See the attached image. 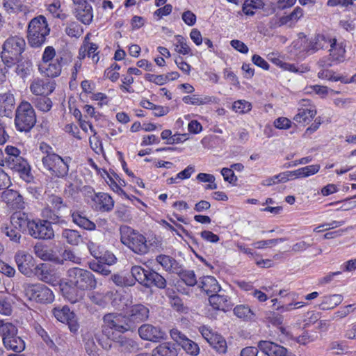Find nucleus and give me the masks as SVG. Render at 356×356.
Segmentation results:
<instances>
[{
    "label": "nucleus",
    "mask_w": 356,
    "mask_h": 356,
    "mask_svg": "<svg viewBox=\"0 0 356 356\" xmlns=\"http://www.w3.org/2000/svg\"><path fill=\"white\" fill-rule=\"evenodd\" d=\"M1 198L4 202L14 209H22L24 207L22 196L16 191L7 189L2 193Z\"/></svg>",
    "instance_id": "412c9836"
},
{
    "label": "nucleus",
    "mask_w": 356,
    "mask_h": 356,
    "mask_svg": "<svg viewBox=\"0 0 356 356\" xmlns=\"http://www.w3.org/2000/svg\"><path fill=\"white\" fill-rule=\"evenodd\" d=\"M302 107L299 108L293 120L298 123H309L316 115L315 106L309 104L308 99L301 100Z\"/></svg>",
    "instance_id": "aec40b11"
},
{
    "label": "nucleus",
    "mask_w": 356,
    "mask_h": 356,
    "mask_svg": "<svg viewBox=\"0 0 356 356\" xmlns=\"http://www.w3.org/2000/svg\"><path fill=\"white\" fill-rule=\"evenodd\" d=\"M24 294L30 300L47 304L54 299L52 291L42 284H29L24 286Z\"/></svg>",
    "instance_id": "9d476101"
},
{
    "label": "nucleus",
    "mask_w": 356,
    "mask_h": 356,
    "mask_svg": "<svg viewBox=\"0 0 356 356\" xmlns=\"http://www.w3.org/2000/svg\"><path fill=\"white\" fill-rule=\"evenodd\" d=\"M63 57H57L52 61L47 63L46 65L42 64L40 68L44 70L47 76L56 77L61 72V62H63Z\"/></svg>",
    "instance_id": "cd10ccee"
},
{
    "label": "nucleus",
    "mask_w": 356,
    "mask_h": 356,
    "mask_svg": "<svg viewBox=\"0 0 356 356\" xmlns=\"http://www.w3.org/2000/svg\"><path fill=\"white\" fill-rule=\"evenodd\" d=\"M345 47L346 44L343 42H338L335 38L329 49L330 56L331 57L332 60L338 63L343 62L345 60L346 55Z\"/></svg>",
    "instance_id": "bb28decb"
},
{
    "label": "nucleus",
    "mask_w": 356,
    "mask_h": 356,
    "mask_svg": "<svg viewBox=\"0 0 356 356\" xmlns=\"http://www.w3.org/2000/svg\"><path fill=\"white\" fill-rule=\"evenodd\" d=\"M85 349L89 356H99V348L92 336H88L85 339Z\"/></svg>",
    "instance_id": "5fc2aeb1"
},
{
    "label": "nucleus",
    "mask_w": 356,
    "mask_h": 356,
    "mask_svg": "<svg viewBox=\"0 0 356 356\" xmlns=\"http://www.w3.org/2000/svg\"><path fill=\"white\" fill-rule=\"evenodd\" d=\"M171 338L188 353L196 356L200 353L197 343L189 339L177 329H172L170 332Z\"/></svg>",
    "instance_id": "2eb2a0df"
},
{
    "label": "nucleus",
    "mask_w": 356,
    "mask_h": 356,
    "mask_svg": "<svg viewBox=\"0 0 356 356\" xmlns=\"http://www.w3.org/2000/svg\"><path fill=\"white\" fill-rule=\"evenodd\" d=\"M3 7L9 13L25 11V6L20 0H4Z\"/></svg>",
    "instance_id": "8fccbe9b"
},
{
    "label": "nucleus",
    "mask_w": 356,
    "mask_h": 356,
    "mask_svg": "<svg viewBox=\"0 0 356 356\" xmlns=\"http://www.w3.org/2000/svg\"><path fill=\"white\" fill-rule=\"evenodd\" d=\"M175 292L172 290H168L167 294L169 296L170 300V303L176 310L179 311L183 308V302L180 298L178 296H172L171 293H174Z\"/></svg>",
    "instance_id": "0e129e2a"
},
{
    "label": "nucleus",
    "mask_w": 356,
    "mask_h": 356,
    "mask_svg": "<svg viewBox=\"0 0 356 356\" xmlns=\"http://www.w3.org/2000/svg\"><path fill=\"white\" fill-rule=\"evenodd\" d=\"M40 149L46 153L42 159V170L49 175L57 178H64L68 175L70 157L62 158L54 153L52 148L42 144Z\"/></svg>",
    "instance_id": "f03ea898"
},
{
    "label": "nucleus",
    "mask_w": 356,
    "mask_h": 356,
    "mask_svg": "<svg viewBox=\"0 0 356 356\" xmlns=\"http://www.w3.org/2000/svg\"><path fill=\"white\" fill-rule=\"evenodd\" d=\"M15 65H17L15 72L21 78H24L30 74L32 63L29 60H23L22 57Z\"/></svg>",
    "instance_id": "79ce46f5"
},
{
    "label": "nucleus",
    "mask_w": 356,
    "mask_h": 356,
    "mask_svg": "<svg viewBox=\"0 0 356 356\" xmlns=\"http://www.w3.org/2000/svg\"><path fill=\"white\" fill-rule=\"evenodd\" d=\"M234 314L245 321L253 319L254 314L248 306L240 305L234 309Z\"/></svg>",
    "instance_id": "c03bdc74"
},
{
    "label": "nucleus",
    "mask_w": 356,
    "mask_h": 356,
    "mask_svg": "<svg viewBox=\"0 0 356 356\" xmlns=\"http://www.w3.org/2000/svg\"><path fill=\"white\" fill-rule=\"evenodd\" d=\"M70 216L72 218V222L79 227L89 231L95 229V224L90 220L83 212L79 211H71Z\"/></svg>",
    "instance_id": "a878e982"
},
{
    "label": "nucleus",
    "mask_w": 356,
    "mask_h": 356,
    "mask_svg": "<svg viewBox=\"0 0 356 356\" xmlns=\"http://www.w3.org/2000/svg\"><path fill=\"white\" fill-rule=\"evenodd\" d=\"M138 334L141 339L151 341H159L164 339L165 333L159 327L151 324H143L138 328Z\"/></svg>",
    "instance_id": "f3484780"
},
{
    "label": "nucleus",
    "mask_w": 356,
    "mask_h": 356,
    "mask_svg": "<svg viewBox=\"0 0 356 356\" xmlns=\"http://www.w3.org/2000/svg\"><path fill=\"white\" fill-rule=\"evenodd\" d=\"M34 106L42 112H48L52 107V102L47 96H40L34 99Z\"/></svg>",
    "instance_id": "de8ad7c7"
},
{
    "label": "nucleus",
    "mask_w": 356,
    "mask_h": 356,
    "mask_svg": "<svg viewBox=\"0 0 356 356\" xmlns=\"http://www.w3.org/2000/svg\"><path fill=\"white\" fill-rule=\"evenodd\" d=\"M69 282L80 290H92L97 286V280L94 275L80 268H72L67 270Z\"/></svg>",
    "instance_id": "6e6552de"
},
{
    "label": "nucleus",
    "mask_w": 356,
    "mask_h": 356,
    "mask_svg": "<svg viewBox=\"0 0 356 356\" xmlns=\"http://www.w3.org/2000/svg\"><path fill=\"white\" fill-rule=\"evenodd\" d=\"M156 261L164 270L172 273H177L178 268L180 266L174 258L165 254L158 255L156 257Z\"/></svg>",
    "instance_id": "c756f323"
},
{
    "label": "nucleus",
    "mask_w": 356,
    "mask_h": 356,
    "mask_svg": "<svg viewBox=\"0 0 356 356\" xmlns=\"http://www.w3.org/2000/svg\"><path fill=\"white\" fill-rule=\"evenodd\" d=\"M28 234L35 239L51 240L54 237V231L51 222L44 220H33Z\"/></svg>",
    "instance_id": "9b49d317"
},
{
    "label": "nucleus",
    "mask_w": 356,
    "mask_h": 356,
    "mask_svg": "<svg viewBox=\"0 0 356 356\" xmlns=\"http://www.w3.org/2000/svg\"><path fill=\"white\" fill-rule=\"evenodd\" d=\"M55 89V83L48 79H35L30 86L33 94L37 96H47Z\"/></svg>",
    "instance_id": "a211bd4d"
},
{
    "label": "nucleus",
    "mask_w": 356,
    "mask_h": 356,
    "mask_svg": "<svg viewBox=\"0 0 356 356\" xmlns=\"http://www.w3.org/2000/svg\"><path fill=\"white\" fill-rule=\"evenodd\" d=\"M31 221L33 220H31L26 213L18 211L12 214L10 222L15 229L29 232Z\"/></svg>",
    "instance_id": "4be33fe9"
},
{
    "label": "nucleus",
    "mask_w": 356,
    "mask_h": 356,
    "mask_svg": "<svg viewBox=\"0 0 356 356\" xmlns=\"http://www.w3.org/2000/svg\"><path fill=\"white\" fill-rule=\"evenodd\" d=\"M334 39L328 34L318 33L309 42L307 47V52L312 54L320 49L330 47Z\"/></svg>",
    "instance_id": "6ab92c4d"
},
{
    "label": "nucleus",
    "mask_w": 356,
    "mask_h": 356,
    "mask_svg": "<svg viewBox=\"0 0 356 356\" xmlns=\"http://www.w3.org/2000/svg\"><path fill=\"white\" fill-rule=\"evenodd\" d=\"M13 226L7 223H2L0 226L1 232L5 234L13 242L19 243L21 239V234L16 229L13 228Z\"/></svg>",
    "instance_id": "ea45409f"
},
{
    "label": "nucleus",
    "mask_w": 356,
    "mask_h": 356,
    "mask_svg": "<svg viewBox=\"0 0 356 356\" xmlns=\"http://www.w3.org/2000/svg\"><path fill=\"white\" fill-rule=\"evenodd\" d=\"M74 5V12L77 19L84 24H89L92 20V8L88 1L95 0H72Z\"/></svg>",
    "instance_id": "dca6fc26"
},
{
    "label": "nucleus",
    "mask_w": 356,
    "mask_h": 356,
    "mask_svg": "<svg viewBox=\"0 0 356 356\" xmlns=\"http://www.w3.org/2000/svg\"><path fill=\"white\" fill-rule=\"evenodd\" d=\"M209 301L213 309L224 312L229 310L233 305L228 296L217 293L209 295Z\"/></svg>",
    "instance_id": "5701e85b"
},
{
    "label": "nucleus",
    "mask_w": 356,
    "mask_h": 356,
    "mask_svg": "<svg viewBox=\"0 0 356 356\" xmlns=\"http://www.w3.org/2000/svg\"><path fill=\"white\" fill-rule=\"evenodd\" d=\"M1 337L4 347L9 350L20 353L25 349V341L18 335L17 327L11 323L0 327Z\"/></svg>",
    "instance_id": "1a4fd4ad"
},
{
    "label": "nucleus",
    "mask_w": 356,
    "mask_h": 356,
    "mask_svg": "<svg viewBox=\"0 0 356 356\" xmlns=\"http://www.w3.org/2000/svg\"><path fill=\"white\" fill-rule=\"evenodd\" d=\"M148 271H149V270H146L140 266H134L131 269V277L135 280V282L137 281L145 286L147 278V277L148 276Z\"/></svg>",
    "instance_id": "a19ab883"
},
{
    "label": "nucleus",
    "mask_w": 356,
    "mask_h": 356,
    "mask_svg": "<svg viewBox=\"0 0 356 356\" xmlns=\"http://www.w3.org/2000/svg\"><path fill=\"white\" fill-rule=\"evenodd\" d=\"M65 33L70 37L79 38L82 34L83 29L76 22H72L66 27Z\"/></svg>",
    "instance_id": "052dcab7"
},
{
    "label": "nucleus",
    "mask_w": 356,
    "mask_h": 356,
    "mask_svg": "<svg viewBox=\"0 0 356 356\" xmlns=\"http://www.w3.org/2000/svg\"><path fill=\"white\" fill-rule=\"evenodd\" d=\"M61 239L67 244L73 246H76L83 241L82 236L79 232L72 229H63L61 232Z\"/></svg>",
    "instance_id": "2f4dec72"
},
{
    "label": "nucleus",
    "mask_w": 356,
    "mask_h": 356,
    "mask_svg": "<svg viewBox=\"0 0 356 356\" xmlns=\"http://www.w3.org/2000/svg\"><path fill=\"white\" fill-rule=\"evenodd\" d=\"M177 44H175V51L179 54L186 55L191 53V48L187 44L186 39L181 35H177Z\"/></svg>",
    "instance_id": "6e6d98bb"
},
{
    "label": "nucleus",
    "mask_w": 356,
    "mask_h": 356,
    "mask_svg": "<svg viewBox=\"0 0 356 356\" xmlns=\"http://www.w3.org/2000/svg\"><path fill=\"white\" fill-rule=\"evenodd\" d=\"M33 275L44 282L49 283L52 280L51 270L47 264L42 263L35 266Z\"/></svg>",
    "instance_id": "c9c22d12"
},
{
    "label": "nucleus",
    "mask_w": 356,
    "mask_h": 356,
    "mask_svg": "<svg viewBox=\"0 0 356 356\" xmlns=\"http://www.w3.org/2000/svg\"><path fill=\"white\" fill-rule=\"evenodd\" d=\"M318 77L323 79H327L332 81H340L342 83H347L348 81H345V78L341 76H335L334 72L329 70L327 68H321L318 72Z\"/></svg>",
    "instance_id": "3c124183"
},
{
    "label": "nucleus",
    "mask_w": 356,
    "mask_h": 356,
    "mask_svg": "<svg viewBox=\"0 0 356 356\" xmlns=\"http://www.w3.org/2000/svg\"><path fill=\"white\" fill-rule=\"evenodd\" d=\"M126 316L127 322L131 324V330L136 328V325L148 319L149 310L143 304H136L130 307Z\"/></svg>",
    "instance_id": "4468645a"
},
{
    "label": "nucleus",
    "mask_w": 356,
    "mask_h": 356,
    "mask_svg": "<svg viewBox=\"0 0 356 356\" xmlns=\"http://www.w3.org/2000/svg\"><path fill=\"white\" fill-rule=\"evenodd\" d=\"M120 241L138 254H145L149 250L146 238L130 227L124 225L120 227Z\"/></svg>",
    "instance_id": "39448f33"
},
{
    "label": "nucleus",
    "mask_w": 356,
    "mask_h": 356,
    "mask_svg": "<svg viewBox=\"0 0 356 356\" xmlns=\"http://www.w3.org/2000/svg\"><path fill=\"white\" fill-rule=\"evenodd\" d=\"M355 305H348L344 307L341 308L339 310L334 314L333 319L334 318H343L347 316L351 312L355 309Z\"/></svg>",
    "instance_id": "338daca9"
},
{
    "label": "nucleus",
    "mask_w": 356,
    "mask_h": 356,
    "mask_svg": "<svg viewBox=\"0 0 356 356\" xmlns=\"http://www.w3.org/2000/svg\"><path fill=\"white\" fill-rule=\"evenodd\" d=\"M175 274H177L180 279L188 286H193L197 283L193 270H183L180 266Z\"/></svg>",
    "instance_id": "58836bf2"
},
{
    "label": "nucleus",
    "mask_w": 356,
    "mask_h": 356,
    "mask_svg": "<svg viewBox=\"0 0 356 356\" xmlns=\"http://www.w3.org/2000/svg\"><path fill=\"white\" fill-rule=\"evenodd\" d=\"M12 305L9 298L0 296V314L9 316L12 314Z\"/></svg>",
    "instance_id": "680f3d73"
},
{
    "label": "nucleus",
    "mask_w": 356,
    "mask_h": 356,
    "mask_svg": "<svg viewBox=\"0 0 356 356\" xmlns=\"http://www.w3.org/2000/svg\"><path fill=\"white\" fill-rule=\"evenodd\" d=\"M183 102L186 104H191L192 105H204L214 102L215 97L207 95L200 96L197 95H193L192 96L184 97Z\"/></svg>",
    "instance_id": "e433bc0d"
},
{
    "label": "nucleus",
    "mask_w": 356,
    "mask_h": 356,
    "mask_svg": "<svg viewBox=\"0 0 356 356\" xmlns=\"http://www.w3.org/2000/svg\"><path fill=\"white\" fill-rule=\"evenodd\" d=\"M36 121V114L31 104L22 101L15 111L14 123L16 130L19 132H30Z\"/></svg>",
    "instance_id": "20e7f679"
},
{
    "label": "nucleus",
    "mask_w": 356,
    "mask_h": 356,
    "mask_svg": "<svg viewBox=\"0 0 356 356\" xmlns=\"http://www.w3.org/2000/svg\"><path fill=\"white\" fill-rule=\"evenodd\" d=\"M87 46L88 47L87 51V56L91 57L93 62L97 63L99 60V57L98 56V52L96 53V51L98 49L97 44L95 43H91L88 41V40H87Z\"/></svg>",
    "instance_id": "69168bd1"
},
{
    "label": "nucleus",
    "mask_w": 356,
    "mask_h": 356,
    "mask_svg": "<svg viewBox=\"0 0 356 356\" xmlns=\"http://www.w3.org/2000/svg\"><path fill=\"white\" fill-rule=\"evenodd\" d=\"M43 213L49 219L47 220L51 222V225L52 223L58 225L66 224V221L64 219H63V211H60L59 213H58L55 210L52 211L51 209H45L43 211Z\"/></svg>",
    "instance_id": "37998d69"
},
{
    "label": "nucleus",
    "mask_w": 356,
    "mask_h": 356,
    "mask_svg": "<svg viewBox=\"0 0 356 356\" xmlns=\"http://www.w3.org/2000/svg\"><path fill=\"white\" fill-rule=\"evenodd\" d=\"M117 344L121 352L131 353L138 349V343L133 339L124 337H119Z\"/></svg>",
    "instance_id": "4c0bfd02"
},
{
    "label": "nucleus",
    "mask_w": 356,
    "mask_h": 356,
    "mask_svg": "<svg viewBox=\"0 0 356 356\" xmlns=\"http://www.w3.org/2000/svg\"><path fill=\"white\" fill-rule=\"evenodd\" d=\"M15 261L21 273L29 277L33 275L35 266L31 254L24 251H18L15 255Z\"/></svg>",
    "instance_id": "ddd939ff"
},
{
    "label": "nucleus",
    "mask_w": 356,
    "mask_h": 356,
    "mask_svg": "<svg viewBox=\"0 0 356 356\" xmlns=\"http://www.w3.org/2000/svg\"><path fill=\"white\" fill-rule=\"evenodd\" d=\"M50 29L46 18L40 15L29 22L28 26V41L33 47H39L44 43L47 35H49Z\"/></svg>",
    "instance_id": "423d86ee"
},
{
    "label": "nucleus",
    "mask_w": 356,
    "mask_h": 356,
    "mask_svg": "<svg viewBox=\"0 0 356 356\" xmlns=\"http://www.w3.org/2000/svg\"><path fill=\"white\" fill-rule=\"evenodd\" d=\"M15 101L13 94L3 93L0 95V114L4 116H10Z\"/></svg>",
    "instance_id": "c85d7f7f"
},
{
    "label": "nucleus",
    "mask_w": 356,
    "mask_h": 356,
    "mask_svg": "<svg viewBox=\"0 0 356 356\" xmlns=\"http://www.w3.org/2000/svg\"><path fill=\"white\" fill-rule=\"evenodd\" d=\"M211 342L209 344L220 354H223L227 352V342L223 337L220 334L215 336L213 339L210 338Z\"/></svg>",
    "instance_id": "a18cd8bd"
},
{
    "label": "nucleus",
    "mask_w": 356,
    "mask_h": 356,
    "mask_svg": "<svg viewBox=\"0 0 356 356\" xmlns=\"http://www.w3.org/2000/svg\"><path fill=\"white\" fill-rule=\"evenodd\" d=\"M232 108L236 113H245L251 110L252 105L245 100H238L234 103Z\"/></svg>",
    "instance_id": "13d9d810"
},
{
    "label": "nucleus",
    "mask_w": 356,
    "mask_h": 356,
    "mask_svg": "<svg viewBox=\"0 0 356 356\" xmlns=\"http://www.w3.org/2000/svg\"><path fill=\"white\" fill-rule=\"evenodd\" d=\"M57 257L60 260V262H55V264H63L65 261H70L76 263L79 259L70 250H64L60 254H57Z\"/></svg>",
    "instance_id": "4d7b16f0"
},
{
    "label": "nucleus",
    "mask_w": 356,
    "mask_h": 356,
    "mask_svg": "<svg viewBox=\"0 0 356 356\" xmlns=\"http://www.w3.org/2000/svg\"><path fill=\"white\" fill-rule=\"evenodd\" d=\"M89 267L92 270L103 275H108L111 272L105 264L95 261L89 263Z\"/></svg>",
    "instance_id": "e2e57ef3"
},
{
    "label": "nucleus",
    "mask_w": 356,
    "mask_h": 356,
    "mask_svg": "<svg viewBox=\"0 0 356 356\" xmlns=\"http://www.w3.org/2000/svg\"><path fill=\"white\" fill-rule=\"evenodd\" d=\"M112 281L118 286H131L135 284V280L131 276H124L120 274H114L111 276Z\"/></svg>",
    "instance_id": "09e8293b"
},
{
    "label": "nucleus",
    "mask_w": 356,
    "mask_h": 356,
    "mask_svg": "<svg viewBox=\"0 0 356 356\" xmlns=\"http://www.w3.org/2000/svg\"><path fill=\"white\" fill-rule=\"evenodd\" d=\"M127 321L126 316L118 313H108L104 316L102 334H95V339L104 349L111 348V341L118 339L116 332L124 333L131 330V324H129Z\"/></svg>",
    "instance_id": "f257e3e1"
},
{
    "label": "nucleus",
    "mask_w": 356,
    "mask_h": 356,
    "mask_svg": "<svg viewBox=\"0 0 356 356\" xmlns=\"http://www.w3.org/2000/svg\"><path fill=\"white\" fill-rule=\"evenodd\" d=\"M199 287L201 288L209 296L220 291V286L213 276H204L200 279Z\"/></svg>",
    "instance_id": "393cba45"
},
{
    "label": "nucleus",
    "mask_w": 356,
    "mask_h": 356,
    "mask_svg": "<svg viewBox=\"0 0 356 356\" xmlns=\"http://www.w3.org/2000/svg\"><path fill=\"white\" fill-rule=\"evenodd\" d=\"M48 202L58 213L63 211V209L67 207V205L64 203L63 198L56 195H49Z\"/></svg>",
    "instance_id": "864d4df0"
},
{
    "label": "nucleus",
    "mask_w": 356,
    "mask_h": 356,
    "mask_svg": "<svg viewBox=\"0 0 356 356\" xmlns=\"http://www.w3.org/2000/svg\"><path fill=\"white\" fill-rule=\"evenodd\" d=\"M145 287H151L152 286H156L159 289H164L166 286L165 279L156 271H148V276L147 277Z\"/></svg>",
    "instance_id": "473e14b6"
},
{
    "label": "nucleus",
    "mask_w": 356,
    "mask_h": 356,
    "mask_svg": "<svg viewBox=\"0 0 356 356\" xmlns=\"http://www.w3.org/2000/svg\"><path fill=\"white\" fill-rule=\"evenodd\" d=\"M342 300L343 296L340 294L325 296L323 297L322 302L319 305V307L323 310L333 309L339 305Z\"/></svg>",
    "instance_id": "72a5a7b5"
},
{
    "label": "nucleus",
    "mask_w": 356,
    "mask_h": 356,
    "mask_svg": "<svg viewBox=\"0 0 356 356\" xmlns=\"http://www.w3.org/2000/svg\"><path fill=\"white\" fill-rule=\"evenodd\" d=\"M303 15V10L300 7H296L289 15L280 18L281 25L287 24L289 22L295 23Z\"/></svg>",
    "instance_id": "49530a36"
},
{
    "label": "nucleus",
    "mask_w": 356,
    "mask_h": 356,
    "mask_svg": "<svg viewBox=\"0 0 356 356\" xmlns=\"http://www.w3.org/2000/svg\"><path fill=\"white\" fill-rule=\"evenodd\" d=\"M153 356H177L176 345L170 342H164L152 350Z\"/></svg>",
    "instance_id": "7c9ffc66"
},
{
    "label": "nucleus",
    "mask_w": 356,
    "mask_h": 356,
    "mask_svg": "<svg viewBox=\"0 0 356 356\" xmlns=\"http://www.w3.org/2000/svg\"><path fill=\"white\" fill-rule=\"evenodd\" d=\"M221 174L225 181H228L230 184H233L237 181V177L233 170L231 168H223L221 170Z\"/></svg>",
    "instance_id": "774afa93"
},
{
    "label": "nucleus",
    "mask_w": 356,
    "mask_h": 356,
    "mask_svg": "<svg viewBox=\"0 0 356 356\" xmlns=\"http://www.w3.org/2000/svg\"><path fill=\"white\" fill-rule=\"evenodd\" d=\"M26 48L24 39L19 36H10L3 44L1 57L8 67H13L20 59Z\"/></svg>",
    "instance_id": "7ed1b4c3"
},
{
    "label": "nucleus",
    "mask_w": 356,
    "mask_h": 356,
    "mask_svg": "<svg viewBox=\"0 0 356 356\" xmlns=\"http://www.w3.org/2000/svg\"><path fill=\"white\" fill-rule=\"evenodd\" d=\"M259 349L268 356H296L284 346L271 341H259L257 348L248 346L243 348L240 356H257Z\"/></svg>",
    "instance_id": "0eeeda50"
},
{
    "label": "nucleus",
    "mask_w": 356,
    "mask_h": 356,
    "mask_svg": "<svg viewBox=\"0 0 356 356\" xmlns=\"http://www.w3.org/2000/svg\"><path fill=\"white\" fill-rule=\"evenodd\" d=\"M63 296L71 303H76L82 298V294L79 293L74 287H65L62 289Z\"/></svg>",
    "instance_id": "603ef678"
},
{
    "label": "nucleus",
    "mask_w": 356,
    "mask_h": 356,
    "mask_svg": "<svg viewBox=\"0 0 356 356\" xmlns=\"http://www.w3.org/2000/svg\"><path fill=\"white\" fill-rule=\"evenodd\" d=\"M5 153L6 156H4V161L9 163L11 160H15L17 158L20 157V150L14 146L8 145L5 148Z\"/></svg>",
    "instance_id": "bf43d9fd"
},
{
    "label": "nucleus",
    "mask_w": 356,
    "mask_h": 356,
    "mask_svg": "<svg viewBox=\"0 0 356 356\" xmlns=\"http://www.w3.org/2000/svg\"><path fill=\"white\" fill-rule=\"evenodd\" d=\"M35 254L43 261H50L54 263L60 262L57 253L47 245L37 243L33 247Z\"/></svg>",
    "instance_id": "b1692460"
},
{
    "label": "nucleus",
    "mask_w": 356,
    "mask_h": 356,
    "mask_svg": "<svg viewBox=\"0 0 356 356\" xmlns=\"http://www.w3.org/2000/svg\"><path fill=\"white\" fill-rule=\"evenodd\" d=\"M95 200L98 203L99 209L102 211H110L113 208V200L112 197L106 193H100L97 194Z\"/></svg>",
    "instance_id": "f704fd0d"
},
{
    "label": "nucleus",
    "mask_w": 356,
    "mask_h": 356,
    "mask_svg": "<svg viewBox=\"0 0 356 356\" xmlns=\"http://www.w3.org/2000/svg\"><path fill=\"white\" fill-rule=\"evenodd\" d=\"M52 313L60 322L67 323L70 330L76 333L79 329V324L76 314L71 312L68 306L57 307L53 309Z\"/></svg>",
    "instance_id": "f8f14e48"
}]
</instances>
